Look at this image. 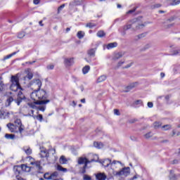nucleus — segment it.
<instances>
[{
    "instance_id": "nucleus-1",
    "label": "nucleus",
    "mask_w": 180,
    "mask_h": 180,
    "mask_svg": "<svg viewBox=\"0 0 180 180\" xmlns=\"http://www.w3.org/2000/svg\"><path fill=\"white\" fill-rule=\"evenodd\" d=\"M30 96L34 102L29 103L28 105L30 108H32V109L36 108V105H46L50 102V100H44L47 98V94L46 93V91L43 89L40 90L39 89L34 90L32 92Z\"/></svg>"
},
{
    "instance_id": "nucleus-2",
    "label": "nucleus",
    "mask_w": 180,
    "mask_h": 180,
    "mask_svg": "<svg viewBox=\"0 0 180 180\" xmlns=\"http://www.w3.org/2000/svg\"><path fill=\"white\" fill-rule=\"evenodd\" d=\"M11 85L10 86V89L13 91V92H17V91H19L18 94V98L15 100V103L19 106L23 99H25L23 93L20 91H22V87H20V84L19 83V77H18V75L11 76Z\"/></svg>"
},
{
    "instance_id": "nucleus-3",
    "label": "nucleus",
    "mask_w": 180,
    "mask_h": 180,
    "mask_svg": "<svg viewBox=\"0 0 180 180\" xmlns=\"http://www.w3.org/2000/svg\"><path fill=\"white\" fill-rule=\"evenodd\" d=\"M117 164L122 165V162L113 160L111 164V168L108 169V174L110 176H129L130 175V167H124L120 171H117Z\"/></svg>"
},
{
    "instance_id": "nucleus-4",
    "label": "nucleus",
    "mask_w": 180,
    "mask_h": 180,
    "mask_svg": "<svg viewBox=\"0 0 180 180\" xmlns=\"http://www.w3.org/2000/svg\"><path fill=\"white\" fill-rule=\"evenodd\" d=\"M144 26H146L144 24H140V22L137 18H134L129 20L125 25L120 27L118 30L122 36H126V32H127V30L132 29L134 32H136V30L143 29Z\"/></svg>"
},
{
    "instance_id": "nucleus-5",
    "label": "nucleus",
    "mask_w": 180,
    "mask_h": 180,
    "mask_svg": "<svg viewBox=\"0 0 180 180\" xmlns=\"http://www.w3.org/2000/svg\"><path fill=\"white\" fill-rule=\"evenodd\" d=\"M39 150H40L39 155L41 158H46L47 160V158H49V157L50 156V154L49 153V150L43 146H40Z\"/></svg>"
},
{
    "instance_id": "nucleus-6",
    "label": "nucleus",
    "mask_w": 180,
    "mask_h": 180,
    "mask_svg": "<svg viewBox=\"0 0 180 180\" xmlns=\"http://www.w3.org/2000/svg\"><path fill=\"white\" fill-rule=\"evenodd\" d=\"M95 160L92 159L91 160H89L86 158L81 157L78 159V164L79 165L84 164V165H88V164H91V162H94Z\"/></svg>"
},
{
    "instance_id": "nucleus-7",
    "label": "nucleus",
    "mask_w": 180,
    "mask_h": 180,
    "mask_svg": "<svg viewBox=\"0 0 180 180\" xmlns=\"http://www.w3.org/2000/svg\"><path fill=\"white\" fill-rule=\"evenodd\" d=\"M31 165H34L37 168V172L38 174H43V172H41V169H43V167H41V161H34L30 162Z\"/></svg>"
},
{
    "instance_id": "nucleus-8",
    "label": "nucleus",
    "mask_w": 180,
    "mask_h": 180,
    "mask_svg": "<svg viewBox=\"0 0 180 180\" xmlns=\"http://www.w3.org/2000/svg\"><path fill=\"white\" fill-rule=\"evenodd\" d=\"M47 175H50L49 176H47ZM57 176H58V172H54L53 173H52L51 174H50L49 172H46L44 174V179H48V180H51L53 178H57Z\"/></svg>"
},
{
    "instance_id": "nucleus-9",
    "label": "nucleus",
    "mask_w": 180,
    "mask_h": 180,
    "mask_svg": "<svg viewBox=\"0 0 180 180\" xmlns=\"http://www.w3.org/2000/svg\"><path fill=\"white\" fill-rule=\"evenodd\" d=\"M139 86V82H135L133 83H130L126 88H125V92H130L131 89H134V88H137Z\"/></svg>"
},
{
    "instance_id": "nucleus-10",
    "label": "nucleus",
    "mask_w": 180,
    "mask_h": 180,
    "mask_svg": "<svg viewBox=\"0 0 180 180\" xmlns=\"http://www.w3.org/2000/svg\"><path fill=\"white\" fill-rule=\"evenodd\" d=\"M34 110H31V114H30L28 116H32L34 119H37V120H39V122H43V115L41 114H39L38 115H34Z\"/></svg>"
},
{
    "instance_id": "nucleus-11",
    "label": "nucleus",
    "mask_w": 180,
    "mask_h": 180,
    "mask_svg": "<svg viewBox=\"0 0 180 180\" xmlns=\"http://www.w3.org/2000/svg\"><path fill=\"white\" fill-rule=\"evenodd\" d=\"M32 86H35L37 90L40 89L41 88V81L39 79H34Z\"/></svg>"
},
{
    "instance_id": "nucleus-12",
    "label": "nucleus",
    "mask_w": 180,
    "mask_h": 180,
    "mask_svg": "<svg viewBox=\"0 0 180 180\" xmlns=\"http://www.w3.org/2000/svg\"><path fill=\"white\" fill-rule=\"evenodd\" d=\"M102 165L105 167V168H108L109 165H110V168H112V160L109 159H105L101 162Z\"/></svg>"
},
{
    "instance_id": "nucleus-13",
    "label": "nucleus",
    "mask_w": 180,
    "mask_h": 180,
    "mask_svg": "<svg viewBox=\"0 0 180 180\" xmlns=\"http://www.w3.org/2000/svg\"><path fill=\"white\" fill-rule=\"evenodd\" d=\"M107 176L105 173H98L96 175V180H106Z\"/></svg>"
},
{
    "instance_id": "nucleus-14",
    "label": "nucleus",
    "mask_w": 180,
    "mask_h": 180,
    "mask_svg": "<svg viewBox=\"0 0 180 180\" xmlns=\"http://www.w3.org/2000/svg\"><path fill=\"white\" fill-rule=\"evenodd\" d=\"M123 56H124V53H123V52H118V53L114 54V56H113L112 58L115 60H119L120 58H122V57H123Z\"/></svg>"
},
{
    "instance_id": "nucleus-15",
    "label": "nucleus",
    "mask_w": 180,
    "mask_h": 180,
    "mask_svg": "<svg viewBox=\"0 0 180 180\" xmlns=\"http://www.w3.org/2000/svg\"><path fill=\"white\" fill-rule=\"evenodd\" d=\"M17 123L20 125L18 127L19 133L22 134L23 133V131L25 130V126L22 124V122H20V120H17Z\"/></svg>"
},
{
    "instance_id": "nucleus-16",
    "label": "nucleus",
    "mask_w": 180,
    "mask_h": 180,
    "mask_svg": "<svg viewBox=\"0 0 180 180\" xmlns=\"http://www.w3.org/2000/svg\"><path fill=\"white\" fill-rule=\"evenodd\" d=\"M65 64L70 67V65H72L74 64V58H66L65 59Z\"/></svg>"
},
{
    "instance_id": "nucleus-17",
    "label": "nucleus",
    "mask_w": 180,
    "mask_h": 180,
    "mask_svg": "<svg viewBox=\"0 0 180 180\" xmlns=\"http://www.w3.org/2000/svg\"><path fill=\"white\" fill-rule=\"evenodd\" d=\"M108 50H110V49H115V47H117V42H112L107 44L106 46Z\"/></svg>"
},
{
    "instance_id": "nucleus-18",
    "label": "nucleus",
    "mask_w": 180,
    "mask_h": 180,
    "mask_svg": "<svg viewBox=\"0 0 180 180\" xmlns=\"http://www.w3.org/2000/svg\"><path fill=\"white\" fill-rule=\"evenodd\" d=\"M106 75H101L97 79V84H101V82H103V81H106Z\"/></svg>"
},
{
    "instance_id": "nucleus-19",
    "label": "nucleus",
    "mask_w": 180,
    "mask_h": 180,
    "mask_svg": "<svg viewBox=\"0 0 180 180\" xmlns=\"http://www.w3.org/2000/svg\"><path fill=\"white\" fill-rule=\"evenodd\" d=\"M7 127L8 129H9V130L11 131V133L15 132V124H12V123H8L7 124Z\"/></svg>"
},
{
    "instance_id": "nucleus-20",
    "label": "nucleus",
    "mask_w": 180,
    "mask_h": 180,
    "mask_svg": "<svg viewBox=\"0 0 180 180\" xmlns=\"http://www.w3.org/2000/svg\"><path fill=\"white\" fill-rule=\"evenodd\" d=\"M94 146L96 147V148H103V143H102L101 142H94Z\"/></svg>"
},
{
    "instance_id": "nucleus-21",
    "label": "nucleus",
    "mask_w": 180,
    "mask_h": 180,
    "mask_svg": "<svg viewBox=\"0 0 180 180\" xmlns=\"http://www.w3.org/2000/svg\"><path fill=\"white\" fill-rule=\"evenodd\" d=\"M95 53H96V49H91L88 51V54L90 57H95Z\"/></svg>"
},
{
    "instance_id": "nucleus-22",
    "label": "nucleus",
    "mask_w": 180,
    "mask_h": 180,
    "mask_svg": "<svg viewBox=\"0 0 180 180\" xmlns=\"http://www.w3.org/2000/svg\"><path fill=\"white\" fill-rule=\"evenodd\" d=\"M89 70H91V67L89 65H86L82 68V72L84 75L88 74L89 72Z\"/></svg>"
},
{
    "instance_id": "nucleus-23",
    "label": "nucleus",
    "mask_w": 180,
    "mask_h": 180,
    "mask_svg": "<svg viewBox=\"0 0 180 180\" xmlns=\"http://www.w3.org/2000/svg\"><path fill=\"white\" fill-rule=\"evenodd\" d=\"M68 161V160H67V158H65V156L64 155H62L59 159L60 164H67Z\"/></svg>"
},
{
    "instance_id": "nucleus-24",
    "label": "nucleus",
    "mask_w": 180,
    "mask_h": 180,
    "mask_svg": "<svg viewBox=\"0 0 180 180\" xmlns=\"http://www.w3.org/2000/svg\"><path fill=\"white\" fill-rule=\"evenodd\" d=\"M5 139L7 140H13L15 139V134H6Z\"/></svg>"
},
{
    "instance_id": "nucleus-25",
    "label": "nucleus",
    "mask_w": 180,
    "mask_h": 180,
    "mask_svg": "<svg viewBox=\"0 0 180 180\" xmlns=\"http://www.w3.org/2000/svg\"><path fill=\"white\" fill-rule=\"evenodd\" d=\"M14 101L15 99H13V97L9 96L6 100V105L8 106H11V103H12V102H13Z\"/></svg>"
},
{
    "instance_id": "nucleus-26",
    "label": "nucleus",
    "mask_w": 180,
    "mask_h": 180,
    "mask_svg": "<svg viewBox=\"0 0 180 180\" xmlns=\"http://www.w3.org/2000/svg\"><path fill=\"white\" fill-rule=\"evenodd\" d=\"M96 34L98 37H105V36H106V34L103 30L98 31Z\"/></svg>"
},
{
    "instance_id": "nucleus-27",
    "label": "nucleus",
    "mask_w": 180,
    "mask_h": 180,
    "mask_svg": "<svg viewBox=\"0 0 180 180\" xmlns=\"http://www.w3.org/2000/svg\"><path fill=\"white\" fill-rule=\"evenodd\" d=\"M162 125V123H161L160 122H155L153 123V127L155 129H160V127H161Z\"/></svg>"
},
{
    "instance_id": "nucleus-28",
    "label": "nucleus",
    "mask_w": 180,
    "mask_h": 180,
    "mask_svg": "<svg viewBox=\"0 0 180 180\" xmlns=\"http://www.w3.org/2000/svg\"><path fill=\"white\" fill-rule=\"evenodd\" d=\"M23 150L27 155L32 154V149L30 148H24Z\"/></svg>"
},
{
    "instance_id": "nucleus-29",
    "label": "nucleus",
    "mask_w": 180,
    "mask_h": 180,
    "mask_svg": "<svg viewBox=\"0 0 180 180\" xmlns=\"http://www.w3.org/2000/svg\"><path fill=\"white\" fill-rule=\"evenodd\" d=\"M78 39H83V37L85 36V33L82 31H79L77 34Z\"/></svg>"
},
{
    "instance_id": "nucleus-30",
    "label": "nucleus",
    "mask_w": 180,
    "mask_h": 180,
    "mask_svg": "<svg viewBox=\"0 0 180 180\" xmlns=\"http://www.w3.org/2000/svg\"><path fill=\"white\" fill-rule=\"evenodd\" d=\"M57 169L58 171H62V172H67L68 171L67 168H64L60 165L57 166Z\"/></svg>"
},
{
    "instance_id": "nucleus-31",
    "label": "nucleus",
    "mask_w": 180,
    "mask_h": 180,
    "mask_svg": "<svg viewBox=\"0 0 180 180\" xmlns=\"http://www.w3.org/2000/svg\"><path fill=\"white\" fill-rule=\"evenodd\" d=\"M4 89H5V84H4L2 79L0 78V92H2Z\"/></svg>"
},
{
    "instance_id": "nucleus-32",
    "label": "nucleus",
    "mask_w": 180,
    "mask_h": 180,
    "mask_svg": "<svg viewBox=\"0 0 180 180\" xmlns=\"http://www.w3.org/2000/svg\"><path fill=\"white\" fill-rule=\"evenodd\" d=\"M88 167V165H84V167L80 169V173L81 174H85L86 172V168Z\"/></svg>"
},
{
    "instance_id": "nucleus-33",
    "label": "nucleus",
    "mask_w": 180,
    "mask_h": 180,
    "mask_svg": "<svg viewBox=\"0 0 180 180\" xmlns=\"http://www.w3.org/2000/svg\"><path fill=\"white\" fill-rule=\"evenodd\" d=\"M18 54V52H13L11 54H9L4 57V60H8V58H11V57H13V56Z\"/></svg>"
},
{
    "instance_id": "nucleus-34",
    "label": "nucleus",
    "mask_w": 180,
    "mask_h": 180,
    "mask_svg": "<svg viewBox=\"0 0 180 180\" xmlns=\"http://www.w3.org/2000/svg\"><path fill=\"white\" fill-rule=\"evenodd\" d=\"M95 26H96V24H94L93 22H88L86 25V27H89V29H92V27H95Z\"/></svg>"
},
{
    "instance_id": "nucleus-35",
    "label": "nucleus",
    "mask_w": 180,
    "mask_h": 180,
    "mask_svg": "<svg viewBox=\"0 0 180 180\" xmlns=\"http://www.w3.org/2000/svg\"><path fill=\"white\" fill-rule=\"evenodd\" d=\"M170 129H171V124H166L162 127V129L165 131L169 130Z\"/></svg>"
},
{
    "instance_id": "nucleus-36",
    "label": "nucleus",
    "mask_w": 180,
    "mask_h": 180,
    "mask_svg": "<svg viewBox=\"0 0 180 180\" xmlns=\"http://www.w3.org/2000/svg\"><path fill=\"white\" fill-rule=\"evenodd\" d=\"M170 1H172V3H170V4L172 6L179 5V4H180V0H170Z\"/></svg>"
},
{
    "instance_id": "nucleus-37",
    "label": "nucleus",
    "mask_w": 180,
    "mask_h": 180,
    "mask_svg": "<svg viewBox=\"0 0 180 180\" xmlns=\"http://www.w3.org/2000/svg\"><path fill=\"white\" fill-rule=\"evenodd\" d=\"M25 36V32H20L18 34V39H23Z\"/></svg>"
},
{
    "instance_id": "nucleus-38",
    "label": "nucleus",
    "mask_w": 180,
    "mask_h": 180,
    "mask_svg": "<svg viewBox=\"0 0 180 180\" xmlns=\"http://www.w3.org/2000/svg\"><path fill=\"white\" fill-rule=\"evenodd\" d=\"M38 110H41V112H44V110H46V105L38 106Z\"/></svg>"
},
{
    "instance_id": "nucleus-39",
    "label": "nucleus",
    "mask_w": 180,
    "mask_h": 180,
    "mask_svg": "<svg viewBox=\"0 0 180 180\" xmlns=\"http://www.w3.org/2000/svg\"><path fill=\"white\" fill-rule=\"evenodd\" d=\"M145 139H150L153 137V134L151 132H148L144 135Z\"/></svg>"
},
{
    "instance_id": "nucleus-40",
    "label": "nucleus",
    "mask_w": 180,
    "mask_h": 180,
    "mask_svg": "<svg viewBox=\"0 0 180 180\" xmlns=\"http://www.w3.org/2000/svg\"><path fill=\"white\" fill-rule=\"evenodd\" d=\"M65 7V4H62L58 8V13H60L63 9Z\"/></svg>"
},
{
    "instance_id": "nucleus-41",
    "label": "nucleus",
    "mask_w": 180,
    "mask_h": 180,
    "mask_svg": "<svg viewBox=\"0 0 180 180\" xmlns=\"http://www.w3.org/2000/svg\"><path fill=\"white\" fill-rule=\"evenodd\" d=\"M179 53H180V49L175 50L172 53V56H178V54H179Z\"/></svg>"
},
{
    "instance_id": "nucleus-42",
    "label": "nucleus",
    "mask_w": 180,
    "mask_h": 180,
    "mask_svg": "<svg viewBox=\"0 0 180 180\" xmlns=\"http://www.w3.org/2000/svg\"><path fill=\"white\" fill-rule=\"evenodd\" d=\"M114 115L116 116H120V111L118 109H114Z\"/></svg>"
},
{
    "instance_id": "nucleus-43",
    "label": "nucleus",
    "mask_w": 180,
    "mask_h": 180,
    "mask_svg": "<svg viewBox=\"0 0 180 180\" xmlns=\"http://www.w3.org/2000/svg\"><path fill=\"white\" fill-rule=\"evenodd\" d=\"M83 179L84 180H91L92 178L91 176H88L87 174H84Z\"/></svg>"
},
{
    "instance_id": "nucleus-44",
    "label": "nucleus",
    "mask_w": 180,
    "mask_h": 180,
    "mask_svg": "<svg viewBox=\"0 0 180 180\" xmlns=\"http://www.w3.org/2000/svg\"><path fill=\"white\" fill-rule=\"evenodd\" d=\"M27 78H28V79H32V78H33V73L29 72L27 75Z\"/></svg>"
},
{
    "instance_id": "nucleus-45",
    "label": "nucleus",
    "mask_w": 180,
    "mask_h": 180,
    "mask_svg": "<svg viewBox=\"0 0 180 180\" xmlns=\"http://www.w3.org/2000/svg\"><path fill=\"white\" fill-rule=\"evenodd\" d=\"M46 68L47 70H54V65H49Z\"/></svg>"
},
{
    "instance_id": "nucleus-46",
    "label": "nucleus",
    "mask_w": 180,
    "mask_h": 180,
    "mask_svg": "<svg viewBox=\"0 0 180 180\" xmlns=\"http://www.w3.org/2000/svg\"><path fill=\"white\" fill-rule=\"evenodd\" d=\"M155 8H161V4H157L153 5V8L155 9Z\"/></svg>"
},
{
    "instance_id": "nucleus-47",
    "label": "nucleus",
    "mask_w": 180,
    "mask_h": 180,
    "mask_svg": "<svg viewBox=\"0 0 180 180\" xmlns=\"http://www.w3.org/2000/svg\"><path fill=\"white\" fill-rule=\"evenodd\" d=\"M143 37H146V34H141L138 35L139 39H143Z\"/></svg>"
},
{
    "instance_id": "nucleus-48",
    "label": "nucleus",
    "mask_w": 180,
    "mask_h": 180,
    "mask_svg": "<svg viewBox=\"0 0 180 180\" xmlns=\"http://www.w3.org/2000/svg\"><path fill=\"white\" fill-rule=\"evenodd\" d=\"M33 3L34 5H39L40 4V0H34Z\"/></svg>"
},
{
    "instance_id": "nucleus-49",
    "label": "nucleus",
    "mask_w": 180,
    "mask_h": 180,
    "mask_svg": "<svg viewBox=\"0 0 180 180\" xmlns=\"http://www.w3.org/2000/svg\"><path fill=\"white\" fill-rule=\"evenodd\" d=\"M70 5L78 6V5H81V3H80V2L78 3V1H75L74 4H72L70 3Z\"/></svg>"
},
{
    "instance_id": "nucleus-50",
    "label": "nucleus",
    "mask_w": 180,
    "mask_h": 180,
    "mask_svg": "<svg viewBox=\"0 0 180 180\" xmlns=\"http://www.w3.org/2000/svg\"><path fill=\"white\" fill-rule=\"evenodd\" d=\"M135 122H137V120H136V119H132V120H130L129 121V123H135Z\"/></svg>"
},
{
    "instance_id": "nucleus-51",
    "label": "nucleus",
    "mask_w": 180,
    "mask_h": 180,
    "mask_svg": "<svg viewBox=\"0 0 180 180\" xmlns=\"http://www.w3.org/2000/svg\"><path fill=\"white\" fill-rule=\"evenodd\" d=\"M123 64H124V61H120L117 65L118 67H121V65H123Z\"/></svg>"
},
{
    "instance_id": "nucleus-52",
    "label": "nucleus",
    "mask_w": 180,
    "mask_h": 180,
    "mask_svg": "<svg viewBox=\"0 0 180 180\" xmlns=\"http://www.w3.org/2000/svg\"><path fill=\"white\" fill-rule=\"evenodd\" d=\"M148 108H153V103L152 102H148Z\"/></svg>"
},
{
    "instance_id": "nucleus-53",
    "label": "nucleus",
    "mask_w": 180,
    "mask_h": 180,
    "mask_svg": "<svg viewBox=\"0 0 180 180\" xmlns=\"http://www.w3.org/2000/svg\"><path fill=\"white\" fill-rule=\"evenodd\" d=\"M133 65V63H130L124 67V68H130V67Z\"/></svg>"
},
{
    "instance_id": "nucleus-54",
    "label": "nucleus",
    "mask_w": 180,
    "mask_h": 180,
    "mask_svg": "<svg viewBox=\"0 0 180 180\" xmlns=\"http://www.w3.org/2000/svg\"><path fill=\"white\" fill-rule=\"evenodd\" d=\"M172 164H178V160H174L172 162Z\"/></svg>"
},
{
    "instance_id": "nucleus-55",
    "label": "nucleus",
    "mask_w": 180,
    "mask_h": 180,
    "mask_svg": "<svg viewBox=\"0 0 180 180\" xmlns=\"http://www.w3.org/2000/svg\"><path fill=\"white\" fill-rule=\"evenodd\" d=\"M160 77H161V78H164V77H165V73L161 72L160 73Z\"/></svg>"
},
{
    "instance_id": "nucleus-56",
    "label": "nucleus",
    "mask_w": 180,
    "mask_h": 180,
    "mask_svg": "<svg viewBox=\"0 0 180 180\" xmlns=\"http://www.w3.org/2000/svg\"><path fill=\"white\" fill-rule=\"evenodd\" d=\"M34 63H36V61H32V62H26V64H34Z\"/></svg>"
},
{
    "instance_id": "nucleus-57",
    "label": "nucleus",
    "mask_w": 180,
    "mask_h": 180,
    "mask_svg": "<svg viewBox=\"0 0 180 180\" xmlns=\"http://www.w3.org/2000/svg\"><path fill=\"white\" fill-rule=\"evenodd\" d=\"M136 10H129L127 13H133Z\"/></svg>"
},
{
    "instance_id": "nucleus-58",
    "label": "nucleus",
    "mask_w": 180,
    "mask_h": 180,
    "mask_svg": "<svg viewBox=\"0 0 180 180\" xmlns=\"http://www.w3.org/2000/svg\"><path fill=\"white\" fill-rule=\"evenodd\" d=\"M39 23L40 26H44V25H43V21L42 20L39 21Z\"/></svg>"
},
{
    "instance_id": "nucleus-59",
    "label": "nucleus",
    "mask_w": 180,
    "mask_h": 180,
    "mask_svg": "<svg viewBox=\"0 0 180 180\" xmlns=\"http://www.w3.org/2000/svg\"><path fill=\"white\" fill-rule=\"evenodd\" d=\"M131 140H132V141H136V138L134 136H131Z\"/></svg>"
},
{
    "instance_id": "nucleus-60",
    "label": "nucleus",
    "mask_w": 180,
    "mask_h": 180,
    "mask_svg": "<svg viewBox=\"0 0 180 180\" xmlns=\"http://www.w3.org/2000/svg\"><path fill=\"white\" fill-rule=\"evenodd\" d=\"M81 102H82V103H85V102H86L85 98L81 99Z\"/></svg>"
},
{
    "instance_id": "nucleus-61",
    "label": "nucleus",
    "mask_w": 180,
    "mask_h": 180,
    "mask_svg": "<svg viewBox=\"0 0 180 180\" xmlns=\"http://www.w3.org/2000/svg\"><path fill=\"white\" fill-rule=\"evenodd\" d=\"M169 99V96H165V100H166V101H168Z\"/></svg>"
},
{
    "instance_id": "nucleus-62",
    "label": "nucleus",
    "mask_w": 180,
    "mask_h": 180,
    "mask_svg": "<svg viewBox=\"0 0 180 180\" xmlns=\"http://www.w3.org/2000/svg\"><path fill=\"white\" fill-rule=\"evenodd\" d=\"M80 89H81L82 92L84 91V86H81Z\"/></svg>"
},
{
    "instance_id": "nucleus-63",
    "label": "nucleus",
    "mask_w": 180,
    "mask_h": 180,
    "mask_svg": "<svg viewBox=\"0 0 180 180\" xmlns=\"http://www.w3.org/2000/svg\"><path fill=\"white\" fill-rule=\"evenodd\" d=\"M175 134H176V133L175 132V130H173V131H172V136H175Z\"/></svg>"
},
{
    "instance_id": "nucleus-64",
    "label": "nucleus",
    "mask_w": 180,
    "mask_h": 180,
    "mask_svg": "<svg viewBox=\"0 0 180 180\" xmlns=\"http://www.w3.org/2000/svg\"><path fill=\"white\" fill-rule=\"evenodd\" d=\"M117 7L118 8H122V5L117 4Z\"/></svg>"
}]
</instances>
